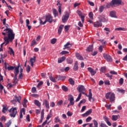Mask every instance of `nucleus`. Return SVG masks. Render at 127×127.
Listing matches in <instances>:
<instances>
[{
  "label": "nucleus",
  "mask_w": 127,
  "mask_h": 127,
  "mask_svg": "<svg viewBox=\"0 0 127 127\" xmlns=\"http://www.w3.org/2000/svg\"><path fill=\"white\" fill-rule=\"evenodd\" d=\"M104 8H105L104 7V6H101L99 8V11L100 12H103V10H104Z\"/></svg>",
  "instance_id": "obj_52"
},
{
  "label": "nucleus",
  "mask_w": 127,
  "mask_h": 127,
  "mask_svg": "<svg viewBox=\"0 0 127 127\" xmlns=\"http://www.w3.org/2000/svg\"><path fill=\"white\" fill-rule=\"evenodd\" d=\"M49 79H50V80H51V81H52V82H53L54 83H56V79H55V78L53 77V76H50Z\"/></svg>",
  "instance_id": "obj_33"
},
{
  "label": "nucleus",
  "mask_w": 127,
  "mask_h": 127,
  "mask_svg": "<svg viewBox=\"0 0 127 127\" xmlns=\"http://www.w3.org/2000/svg\"><path fill=\"white\" fill-rule=\"evenodd\" d=\"M45 105L46 106V109H48V110H49L50 109V107L49 106V103H48V101L47 100H45Z\"/></svg>",
  "instance_id": "obj_29"
},
{
  "label": "nucleus",
  "mask_w": 127,
  "mask_h": 127,
  "mask_svg": "<svg viewBox=\"0 0 127 127\" xmlns=\"http://www.w3.org/2000/svg\"><path fill=\"white\" fill-rule=\"evenodd\" d=\"M77 90L78 91L79 93H80L81 92H85V91H86V88H85L84 85H78L77 87Z\"/></svg>",
  "instance_id": "obj_12"
},
{
  "label": "nucleus",
  "mask_w": 127,
  "mask_h": 127,
  "mask_svg": "<svg viewBox=\"0 0 127 127\" xmlns=\"http://www.w3.org/2000/svg\"><path fill=\"white\" fill-rule=\"evenodd\" d=\"M13 83L15 84V85L17 83V77L14 76Z\"/></svg>",
  "instance_id": "obj_40"
},
{
  "label": "nucleus",
  "mask_w": 127,
  "mask_h": 127,
  "mask_svg": "<svg viewBox=\"0 0 127 127\" xmlns=\"http://www.w3.org/2000/svg\"><path fill=\"white\" fill-rule=\"evenodd\" d=\"M35 60H36V57H33V58H31L30 60V63H34L35 62Z\"/></svg>",
  "instance_id": "obj_35"
},
{
  "label": "nucleus",
  "mask_w": 127,
  "mask_h": 127,
  "mask_svg": "<svg viewBox=\"0 0 127 127\" xmlns=\"http://www.w3.org/2000/svg\"><path fill=\"white\" fill-rule=\"evenodd\" d=\"M41 119H44V109H43L41 112Z\"/></svg>",
  "instance_id": "obj_45"
},
{
  "label": "nucleus",
  "mask_w": 127,
  "mask_h": 127,
  "mask_svg": "<svg viewBox=\"0 0 127 127\" xmlns=\"http://www.w3.org/2000/svg\"><path fill=\"white\" fill-rule=\"evenodd\" d=\"M103 57L108 62H112L113 61V59L110 55L104 54H103Z\"/></svg>",
  "instance_id": "obj_9"
},
{
  "label": "nucleus",
  "mask_w": 127,
  "mask_h": 127,
  "mask_svg": "<svg viewBox=\"0 0 127 127\" xmlns=\"http://www.w3.org/2000/svg\"><path fill=\"white\" fill-rule=\"evenodd\" d=\"M76 57L77 59H78V60H81V61L84 60V58H83V57H82V56H81V55H80L78 53L76 54Z\"/></svg>",
  "instance_id": "obj_21"
},
{
  "label": "nucleus",
  "mask_w": 127,
  "mask_h": 127,
  "mask_svg": "<svg viewBox=\"0 0 127 127\" xmlns=\"http://www.w3.org/2000/svg\"><path fill=\"white\" fill-rule=\"evenodd\" d=\"M93 123L85 124L83 125L82 127H85L87 126H88V125H89V127H98V122H97V121L94 119V120H93ZM93 125H94V126H93Z\"/></svg>",
  "instance_id": "obj_6"
},
{
  "label": "nucleus",
  "mask_w": 127,
  "mask_h": 127,
  "mask_svg": "<svg viewBox=\"0 0 127 127\" xmlns=\"http://www.w3.org/2000/svg\"><path fill=\"white\" fill-rule=\"evenodd\" d=\"M89 16L91 19H94V15L93 14V12H90L89 14Z\"/></svg>",
  "instance_id": "obj_43"
},
{
  "label": "nucleus",
  "mask_w": 127,
  "mask_h": 127,
  "mask_svg": "<svg viewBox=\"0 0 127 127\" xmlns=\"http://www.w3.org/2000/svg\"><path fill=\"white\" fill-rule=\"evenodd\" d=\"M106 75L107 76V77H108V78H110V80H112V78H113V75H110V73H107L106 74Z\"/></svg>",
  "instance_id": "obj_53"
},
{
  "label": "nucleus",
  "mask_w": 127,
  "mask_h": 127,
  "mask_svg": "<svg viewBox=\"0 0 127 127\" xmlns=\"http://www.w3.org/2000/svg\"><path fill=\"white\" fill-rule=\"evenodd\" d=\"M116 31H126L127 28L125 27H119V28H116L115 29Z\"/></svg>",
  "instance_id": "obj_18"
},
{
  "label": "nucleus",
  "mask_w": 127,
  "mask_h": 127,
  "mask_svg": "<svg viewBox=\"0 0 127 127\" xmlns=\"http://www.w3.org/2000/svg\"><path fill=\"white\" fill-rule=\"evenodd\" d=\"M94 27H101L102 26V23L101 21H97L94 23Z\"/></svg>",
  "instance_id": "obj_17"
},
{
  "label": "nucleus",
  "mask_w": 127,
  "mask_h": 127,
  "mask_svg": "<svg viewBox=\"0 0 127 127\" xmlns=\"http://www.w3.org/2000/svg\"><path fill=\"white\" fill-rule=\"evenodd\" d=\"M92 121V117H89L86 119V123H89V122H91Z\"/></svg>",
  "instance_id": "obj_50"
},
{
  "label": "nucleus",
  "mask_w": 127,
  "mask_h": 127,
  "mask_svg": "<svg viewBox=\"0 0 127 127\" xmlns=\"http://www.w3.org/2000/svg\"><path fill=\"white\" fill-rule=\"evenodd\" d=\"M2 34L4 36V40L6 43L5 45L8 44L9 42H12L13 39H14V36H15V34L12 32H2Z\"/></svg>",
  "instance_id": "obj_1"
},
{
  "label": "nucleus",
  "mask_w": 127,
  "mask_h": 127,
  "mask_svg": "<svg viewBox=\"0 0 127 127\" xmlns=\"http://www.w3.org/2000/svg\"><path fill=\"white\" fill-rule=\"evenodd\" d=\"M86 97H88V100L90 102H91V100H93V101H94V98L92 97L93 94H92V90L89 89V94L87 95V94H84Z\"/></svg>",
  "instance_id": "obj_10"
},
{
  "label": "nucleus",
  "mask_w": 127,
  "mask_h": 127,
  "mask_svg": "<svg viewBox=\"0 0 127 127\" xmlns=\"http://www.w3.org/2000/svg\"><path fill=\"white\" fill-rule=\"evenodd\" d=\"M87 69H88V71H89V72H90V73H91V76H95V75L96 74V73H97V71L94 70L91 67H88L87 68Z\"/></svg>",
  "instance_id": "obj_13"
},
{
  "label": "nucleus",
  "mask_w": 127,
  "mask_h": 127,
  "mask_svg": "<svg viewBox=\"0 0 127 127\" xmlns=\"http://www.w3.org/2000/svg\"><path fill=\"white\" fill-rule=\"evenodd\" d=\"M69 13L67 12L65 13V15L62 17L63 22L65 23L66 21H67V20H68V19L69 18Z\"/></svg>",
  "instance_id": "obj_11"
},
{
  "label": "nucleus",
  "mask_w": 127,
  "mask_h": 127,
  "mask_svg": "<svg viewBox=\"0 0 127 127\" xmlns=\"http://www.w3.org/2000/svg\"><path fill=\"white\" fill-rule=\"evenodd\" d=\"M37 43H36V41L35 40H33L31 43V46H34V45H36Z\"/></svg>",
  "instance_id": "obj_37"
},
{
  "label": "nucleus",
  "mask_w": 127,
  "mask_h": 127,
  "mask_svg": "<svg viewBox=\"0 0 127 127\" xmlns=\"http://www.w3.org/2000/svg\"><path fill=\"white\" fill-rule=\"evenodd\" d=\"M15 100H17V102H18V103H20V100H21V97L19 96H15Z\"/></svg>",
  "instance_id": "obj_39"
},
{
  "label": "nucleus",
  "mask_w": 127,
  "mask_h": 127,
  "mask_svg": "<svg viewBox=\"0 0 127 127\" xmlns=\"http://www.w3.org/2000/svg\"><path fill=\"white\" fill-rule=\"evenodd\" d=\"M68 81H69L70 85H74L75 84V81H74V80H73V79L69 78L68 79Z\"/></svg>",
  "instance_id": "obj_36"
},
{
  "label": "nucleus",
  "mask_w": 127,
  "mask_h": 127,
  "mask_svg": "<svg viewBox=\"0 0 127 127\" xmlns=\"http://www.w3.org/2000/svg\"><path fill=\"white\" fill-rule=\"evenodd\" d=\"M34 104L35 105H36V106L39 107V108H40V107H41V103H40V102H39V101L37 100H34Z\"/></svg>",
  "instance_id": "obj_24"
},
{
  "label": "nucleus",
  "mask_w": 127,
  "mask_h": 127,
  "mask_svg": "<svg viewBox=\"0 0 127 127\" xmlns=\"http://www.w3.org/2000/svg\"><path fill=\"white\" fill-rule=\"evenodd\" d=\"M32 93H35L36 92V87H33L31 89Z\"/></svg>",
  "instance_id": "obj_62"
},
{
  "label": "nucleus",
  "mask_w": 127,
  "mask_h": 127,
  "mask_svg": "<svg viewBox=\"0 0 127 127\" xmlns=\"http://www.w3.org/2000/svg\"><path fill=\"white\" fill-rule=\"evenodd\" d=\"M53 20L52 16L50 14H48L46 17V20L43 22L42 20H40V24H45L46 22H50V23H51L52 22V20Z\"/></svg>",
  "instance_id": "obj_3"
},
{
  "label": "nucleus",
  "mask_w": 127,
  "mask_h": 127,
  "mask_svg": "<svg viewBox=\"0 0 127 127\" xmlns=\"http://www.w3.org/2000/svg\"><path fill=\"white\" fill-rule=\"evenodd\" d=\"M11 125V121L10 120L8 121L7 123L5 124V126L6 127H9Z\"/></svg>",
  "instance_id": "obj_47"
},
{
  "label": "nucleus",
  "mask_w": 127,
  "mask_h": 127,
  "mask_svg": "<svg viewBox=\"0 0 127 127\" xmlns=\"http://www.w3.org/2000/svg\"><path fill=\"white\" fill-rule=\"evenodd\" d=\"M56 41H57V40L55 38H54L51 40V43L52 44H55L56 43Z\"/></svg>",
  "instance_id": "obj_42"
},
{
  "label": "nucleus",
  "mask_w": 127,
  "mask_h": 127,
  "mask_svg": "<svg viewBox=\"0 0 127 127\" xmlns=\"http://www.w3.org/2000/svg\"><path fill=\"white\" fill-rule=\"evenodd\" d=\"M65 78H66V77L63 76H62V75H57L56 76V79H57L58 80H65Z\"/></svg>",
  "instance_id": "obj_22"
},
{
  "label": "nucleus",
  "mask_w": 127,
  "mask_h": 127,
  "mask_svg": "<svg viewBox=\"0 0 127 127\" xmlns=\"http://www.w3.org/2000/svg\"><path fill=\"white\" fill-rule=\"evenodd\" d=\"M69 28H70L69 25H67L64 27V29L65 31H68V30H69Z\"/></svg>",
  "instance_id": "obj_56"
},
{
  "label": "nucleus",
  "mask_w": 127,
  "mask_h": 127,
  "mask_svg": "<svg viewBox=\"0 0 127 127\" xmlns=\"http://www.w3.org/2000/svg\"><path fill=\"white\" fill-rule=\"evenodd\" d=\"M57 5H59V12L60 14H61V11H62L61 5H62V4L61 3H60V2L59 1H58V3H57Z\"/></svg>",
  "instance_id": "obj_26"
},
{
  "label": "nucleus",
  "mask_w": 127,
  "mask_h": 127,
  "mask_svg": "<svg viewBox=\"0 0 127 127\" xmlns=\"http://www.w3.org/2000/svg\"><path fill=\"white\" fill-rule=\"evenodd\" d=\"M64 26L63 25H61L59 28L58 31L59 32H62V29H63Z\"/></svg>",
  "instance_id": "obj_41"
},
{
  "label": "nucleus",
  "mask_w": 127,
  "mask_h": 127,
  "mask_svg": "<svg viewBox=\"0 0 127 127\" xmlns=\"http://www.w3.org/2000/svg\"><path fill=\"white\" fill-rule=\"evenodd\" d=\"M82 96H81V94H79V95H78V97L77 98V99H76V100H75V102H79V101H80V100L81 99V97Z\"/></svg>",
  "instance_id": "obj_46"
},
{
  "label": "nucleus",
  "mask_w": 127,
  "mask_h": 127,
  "mask_svg": "<svg viewBox=\"0 0 127 127\" xmlns=\"http://www.w3.org/2000/svg\"><path fill=\"white\" fill-rule=\"evenodd\" d=\"M6 32H12V30H11V29L10 28H7L6 29H5Z\"/></svg>",
  "instance_id": "obj_64"
},
{
  "label": "nucleus",
  "mask_w": 127,
  "mask_h": 127,
  "mask_svg": "<svg viewBox=\"0 0 127 127\" xmlns=\"http://www.w3.org/2000/svg\"><path fill=\"white\" fill-rule=\"evenodd\" d=\"M10 113V116L11 118H15L16 114H17V111L16 110V108H11L10 110H8Z\"/></svg>",
  "instance_id": "obj_5"
},
{
  "label": "nucleus",
  "mask_w": 127,
  "mask_h": 127,
  "mask_svg": "<svg viewBox=\"0 0 127 127\" xmlns=\"http://www.w3.org/2000/svg\"><path fill=\"white\" fill-rule=\"evenodd\" d=\"M119 83L120 85H123L124 84V78H120V79L119 80Z\"/></svg>",
  "instance_id": "obj_49"
},
{
  "label": "nucleus",
  "mask_w": 127,
  "mask_h": 127,
  "mask_svg": "<svg viewBox=\"0 0 127 127\" xmlns=\"http://www.w3.org/2000/svg\"><path fill=\"white\" fill-rule=\"evenodd\" d=\"M110 15L111 17H114L115 18H117L116 13V11H110Z\"/></svg>",
  "instance_id": "obj_19"
},
{
  "label": "nucleus",
  "mask_w": 127,
  "mask_h": 127,
  "mask_svg": "<svg viewBox=\"0 0 127 127\" xmlns=\"http://www.w3.org/2000/svg\"><path fill=\"white\" fill-rule=\"evenodd\" d=\"M55 123H60V124H62L60 119H59V117H57L56 118H55Z\"/></svg>",
  "instance_id": "obj_44"
},
{
  "label": "nucleus",
  "mask_w": 127,
  "mask_h": 127,
  "mask_svg": "<svg viewBox=\"0 0 127 127\" xmlns=\"http://www.w3.org/2000/svg\"><path fill=\"white\" fill-rule=\"evenodd\" d=\"M78 69H79V66H78V62H75L73 67V69L74 71H78Z\"/></svg>",
  "instance_id": "obj_20"
},
{
  "label": "nucleus",
  "mask_w": 127,
  "mask_h": 127,
  "mask_svg": "<svg viewBox=\"0 0 127 127\" xmlns=\"http://www.w3.org/2000/svg\"><path fill=\"white\" fill-rule=\"evenodd\" d=\"M53 12L54 13V15H55V17H56V16H58V11H57V10L56 9H53Z\"/></svg>",
  "instance_id": "obj_30"
},
{
  "label": "nucleus",
  "mask_w": 127,
  "mask_h": 127,
  "mask_svg": "<svg viewBox=\"0 0 127 127\" xmlns=\"http://www.w3.org/2000/svg\"><path fill=\"white\" fill-rule=\"evenodd\" d=\"M61 55H65V54H69V52L67 51H63L62 52L60 53Z\"/></svg>",
  "instance_id": "obj_38"
},
{
  "label": "nucleus",
  "mask_w": 127,
  "mask_h": 127,
  "mask_svg": "<svg viewBox=\"0 0 127 127\" xmlns=\"http://www.w3.org/2000/svg\"><path fill=\"white\" fill-rule=\"evenodd\" d=\"M99 19H100L101 21H103V22H107L108 21V19L105 17V15H104L100 16Z\"/></svg>",
  "instance_id": "obj_15"
},
{
  "label": "nucleus",
  "mask_w": 127,
  "mask_h": 127,
  "mask_svg": "<svg viewBox=\"0 0 127 127\" xmlns=\"http://www.w3.org/2000/svg\"><path fill=\"white\" fill-rule=\"evenodd\" d=\"M122 0H112L110 2V5L114 7L116 5H120L122 4Z\"/></svg>",
  "instance_id": "obj_4"
},
{
  "label": "nucleus",
  "mask_w": 127,
  "mask_h": 127,
  "mask_svg": "<svg viewBox=\"0 0 127 127\" xmlns=\"http://www.w3.org/2000/svg\"><path fill=\"white\" fill-rule=\"evenodd\" d=\"M26 119L27 122H30V116L29 115H27Z\"/></svg>",
  "instance_id": "obj_60"
},
{
  "label": "nucleus",
  "mask_w": 127,
  "mask_h": 127,
  "mask_svg": "<svg viewBox=\"0 0 127 127\" xmlns=\"http://www.w3.org/2000/svg\"><path fill=\"white\" fill-rule=\"evenodd\" d=\"M65 60H66V57H62V58H60L59 60H58V63H62V62L65 61Z\"/></svg>",
  "instance_id": "obj_25"
},
{
  "label": "nucleus",
  "mask_w": 127,
  "mask_h": 127,
  "mask_svg": "<svg viewBox=\"0 0 127 127\" xmlns=\"http://www.w3.org/2000/svg\"><path fill=\"white\" fill-rule=\"evenodd\" d=\"M101 72H103V73H105L106 72V67H102L100 69Z\"/></svg>",
  "instance_id": "obj_51"
},
{
  "label": "nucleus",
  "mask_w": 127,
  "mask_h": 127,
  "mask_svg": "<svg viewBox=\"0 0 127 127\" xmlns=\"http://www.w3.org/2000/svg\"><path fill=\"white\" fill-rule=\"evenodd\" d=\"M20 113H21L22 114V113H23V115H25V109L22 108L20 110Z\"/></svg>",
  "instance_id": "obj_59"
},
{
  "label": "nucleus",
  "mask_w": 127,
  "mask_h": 127,
  "mask_svg": "<svg viewBox=\"0 0 127 127\" xmlns=\"http://www.w3.org/2000/svg\"><path fill=\"white\" fill-rule=\"evenodd\" d=\"M100 127H108V126H107V125H106V124H105V123H101L100 124Z\"/></svg>",
  "instance_id": "obj_61"
},
{
  "label": "nucleus",
  "mask_w": 127,
  "mask_h": 127,
  "mask_svg": "<svg viewBox=\"0 0 127 127\" xmlns=\"http://www.w3.org/2000/svg\"><path fill=\"white\" fill-rule=\"evenodd\" d=\"M92 112H93V110L91 109H89L85 113L82 114V117H88L89 115H91V114H92Z\"/></svg>",
  "instance_id": "obj_14"
},
{
  "label": "nucleus",
  "mask_w": 127,
  "mask_h": 127,
  "mask_svg": "<svg viewBox=\"0 0 127 127\" xmlns=\"http://www.w3.org/2000/svg\"><path fill=\"white\" fill-rule=\"evenodd\" d=\"M119 118H120V116L119 115H113L112 120V121H118V119H119Z\"/></svg>",
  "instance_id": "obj_23"
},
{
  "label": "nucleus",
  "mask_w": 127,
  "mask_h": 127,
  "mask_svg": "<svg viewBox=\"0 0 127 127\" xmlns=\"http://www.w3.org/2000/svg\"><path fill=\"white\" fill-rule=\"evenodd\" d=\"M118 91L119 92V93H121L122 94H125V92H126V90H124V89H118Z\"/></svg>",
  "instance_id": "obj_48"
},
{
  "label": "nucleus",
  "mask_w": 127,
  "mask_h": 127,
  "mask_svg": "<svg viewBox=\"0 0 127 127\" xmlns=\"http://www.w3.org/2000/svg\"><path fill=\"white\" fill-rule=\"evenodd\" d=\"M15 67L13 66H9L7 67V69L8 71H11L12 70H14Z\"/></svg>",
  "instance_id": "obj_34"
},
{
  "label": "nucleus",
  "mask_w": 127,
  "mask_h": 127,
  "mask_svg": "<svg viewBox=\"0 0 127 127\" xmlns=\"http://www.w3.org/2000/svg\"><path fill=\"white\" fill-rule=\"evenodd\" d=\"M62 89L64 91V92H68V87H67L65 85L62 86Z\"/></svg>",
  "instance_id": "obj_32"
},
{
  "label": "nucleus",
  "mask_w": 127,
  "mask_h": 127,
  "mask_svg": "<svg viewBox=\"0 0 127 127\" xmlns=\"http://www.w3.org/2000/svg\"><path fill=\"white\" fill-rule=\"evenodd\" d=\"M51 117H52V114H50L48 115L47 117L46 118V120L48 121V120H49V119H50V118H51Z\"/></svg>",
  "instance_id": "obj_63"
},
{
  "label": "nucleus",
  "mask_w": 127,
  "mask_h": 127,
  "mask_svg": "<svg viewBox=\"0 0 127 127\" xmlns=\"http://www.w3.org/2000/svg\"><path fill=\"white\" fill-rule=\"evenodd\" d=\"M27 102H28L27 100L25 99L24 100V101L22 104L23 107H24V108H26L27 107V105H26V104H27Z\"/></svg>",
  "instance_id": "obj_31"
},
{
  "label": "nucleus",
  "mask_w": 127,
  "mask_h": 127,
  "mask_svg": "<svg viewBox=\"0 0 127 127\" xmlns=\"http://www.w3.org/2000/svg\"><path fill=\"white\" fill-rule=\"evenodd\" d=\"M77 13L80 16L82 23H84V21H85V14L82 13V12L79 10L77 11Z\"/></svg>",
  "instance_id": "obj_7"
},
{
  "label": "nucleus",
  "mask_w": 127,
  "mask_h": 127,
  "mask_svg": "<svg viewBox=\"0 0 127 127\" xmlns=\"http://www.w3.org/2000/svg\"><path fill=\"white\" fill-rule=\"evenodd\" d=\"M70 47H72V45L70 43L67 42L65 45H64L63 50H65L66 49H69Z\"/></svg>",
  "instance_id": "obj_16"
},
{
  "label": "nucleus",
  "mask_w": 127,
  "mask_h": 127,
  "mask_svg": "<svg viewBox=\"0 0 127 127\" xmlns=\"http://www.w3.org/2000/svg\"><path fill=\"white\" fill-rule=\"evenodd\" d=\"M93 45H90L86 49V51L88 52H91V51H93Z\"/></svg>",
  "instance_id": "obj_27"
},
{
  "label": "nucleus",
  "mask_w": 127,
  "mask_h": 127,
  "mask_svg": "<svg viewBox=\"0 0 127 127\" xmlns=\"http://www.w3.org/2000/svg\"><path fill=\"white\" fill-rule=\"evenodd\" d=\"M98 50L102 53L103 52V46H100L98 48Z\"/></svg>",
  "instance_id": "obj_57"
},
{
  "label": "nucleus",
  "mask_w": 127,
  "mask_h": 127,
  "mask_svg": "<svg viewBox=\"0 0 127 127\" xmlns=\"http://www.w3.org/2000/svg\"><path fill=\"white\" fill-rule=\"evenodd\" d=\"M63 104V100H60L59 101L58 103H57V106H61Z\"/></svg>",
  "instance_id": "obj_54"
},
{
  "label": "nucleus",
  "mask_w": 127,
  "mask_h": 127,
  "mask_svg": "<svg viewBox=\"0 0 127 127\" xmlns=\"http://www.w3.org/2000/svg\"><path fill=\"white\" fill-rule=\"evenodd\" d=\"M66 61L67 64H72V63H73V60L70 58H67L66 59Z\"/></svg>",
  "instance_id": "obj_28"
},
{
  "label": "nucleus",
  "mask_w": 127,
  "mask_h": 127,
  "mask_svg": "<svg viewBox=\"0 0 127 127\" xmlns=\"http://www.w3.org/2000/svg\"><path fill=\"white\" fill-rule=\"evenodd\" d=\"M110 74H112V75H118V72L112 70L110 71Z\"/></svg>",
  "instance_id": "obj_58"
},
{
  "label": "nucleus",
  "mask_w": 127,
  "mask_h": 127,
  "mask_svg": "<svg viewBox=\"0 0 127 127\" xmlns=\"http://www.w3.org/2000/svg\"><path fill=\"white\" fill-rule=\"evenodd\" d=\"M68 100L69 101V105L71 106H74V104H75V102H74V97H73V95L69 94L68 95Z\"/></svg>",
  "instance_id": "obj_8"
},
{
  "label": "nucleus",
  "mask_w": 127,
  "mask_h": 127,
  "mask_svg": "<svg viewBox=\"0 0 127 127\" xmlns=\"http://www.w3.org/2000/svg\"><path fill=\"white\" fill-rule=\"evenodd\" d=\"M26 71L27 73H29V72H30V66L29 65H27V67H26Z\"/></svg>",
  "instance_id": "obj_55"
},
{
  "label": "nucleus",
  "mask_w": 127,
  "mask_h": 127,
  "mask_svg": "<svg viewBox=\"0 0 127 127\" xmlns=\"http://www.w3.org/2000/svg\"><path fill=\"white\" fill-rule=\"evenodd\" d=\"M106 98L107 99H109L111 103L115 102V100H116L115 94L112 93L111 92H108L106 93Z\"/></svg>",
  "instance_id": "obj_2"
}]
</instances>
